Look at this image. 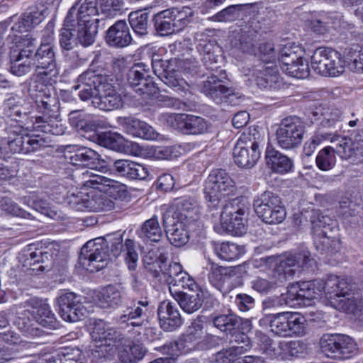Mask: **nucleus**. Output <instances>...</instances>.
<instances>
[{"instance_id":"nucleus-1","label":"nucleus","mask_w":363,"mask_h":363,"mask_svg":"<svg viewBox=\"0 0 363 363\" xmlns=\"http://www.w3.org/2000/svg\"><path fill=\"white\" fill-rule=\"evenodd\" d=\"M22 125H6L0 132L1 147L11 153L28 154L46 146L45 138L39 136L23 135Z\"/></svg>"},{"instance_id":"nucleus-2","label":"nucleus","mask_w":363,"mask_h":363,"mask_svg":"<svg viewBox=\"0 0 363 363\" xmlns=\"http://www.w3.org/2000/svg\"><path fill=\"white\" fill-rule=\"evenodd\" d=\"M261 321L269 324L271 332L279 337L302 336L306 333V320L299 313L265 314Z\"/></svg>"},{"instance_id":"nucleus-3","label":"nucleus","mask_w":363,"mask_h":363,"mask_svg":"<svg viewBox=\"0 0 363 363\" xmlns=\"http://www.w3.org/2000/svg\"><path fill=\"white\" fill-rule=\"evenodd\" d=\"M260 135L255 128L244 131L234 146L235 163L241 168H251L260 157Z\"/></svg>"},{"instance_id":"nucleus-4","label":"nucleus","mask_w":363,"mask_h":363,"mask_svg":"<svg viewBox=\"0 0 363 363\" xmlns=\"http://www.w3.org/2000/svg\"><path fill=\"white\" fill-rule=\"evenodd\" d=\"M323 289V280L296 282L287 287L286 292L281 295L280 301L290 306H308L313 299L322 295Z\"/></svg>"},{"instance_id":"nucleus-5","label":"nucleus","mask_w":363,"mask_h":363,"mask_svg":"<svg viewBox=\"0 0 363 363\" xmlns=\"http://www.w3.org/2000/svg\"><path fill=\"white\" fill-rule=\"evenodd\" d=\"M253 206L258 217L267 224L280 223L286 218V210L280 197L271 191H264L257 195Z\"/></svg>"},{"instance_id":"nucleus-6","label":"nucleus","mask_w":363,"mask_h":363,"mask_svg":"<svg viewBox=\"0 0 363 363\" xmlns=\"http://www.w3.org/2000/svg\"><path fill=\"white\" fill-rule=\"evenodd\" d=\"M247 204L239 198L228 201L223 207L220 225L223 230L235 235H241L245 230L244 221L248 213Z\"/></svg>"},{"instance_id":"nucleus-7","label":"nucleus","mask_w":363,"mask_h":363,"mask_svg":"<svg viewBox=\"0 0 363 363\" xmlns=\"http://www.w3.org/2000/svg\"><path fill=\"white\" fill-rule=\"evenodd\" d=\"M311 67L324 77H336L345 70L340 54L330 48L319 47L311 56Z\"/></svg>"},{"instance_id":"nucleus-8","label":"nucleus","mask_w":363,"mask_h":363,"mask_svg":"<svg viewBox=\"0 0 363 363\" xmlns=\"http://www.w3.org/2000/svg\"><path fill=\"white\" fill-rule=\"evenodd\" d=\"M305 125L297 116H289L281 120L276 131L277 144L285 150L298 147L303 139Z\"/></svg>"},{"instance_id":"nucleus-9","label":"nucleus","mask_w":363,"mask_h":363,"mask_svg":"<svg viewBox=\"0 0 363 363\" xmlns=\"http://www.w3.org/2000/svg\"><path fill=\"white\" fill-rule=\"evenodd\" d=\"M184 62L180 59L172 58L152 60V66L154 73L161 81L174 91H182L186 84L181 77V72L185 68Z\"/></svg>"},{"instance_id":"nucleus-10","label":"nucleus","mask_w":363,"mask_h":363,"mask_svg":"<svg viewBox=\"0 0 363 363\" xmlns=\"http://www.w3.org/2000/svg\"><path fill=\"white\" fill-rule=\"evenodd\" d=\"M235 191V182L222 169L213 170L208 175L204 188L205 198L216 206L221 198L229 196Z\"/></svg>"},{"instance_id":"nucleus-11","label":"nucleus","mask_w":363,"mask_h":363,"mask_svg":"<svg viewBox=\"0 0 363 363\" xmlns=\"http://www.w3.org/2000/svg\"><path fill=\"white\" fill-rule=\"evenodd\" d=\"M321 352L328 357L349 359L357 351L354 341L342 334H325L320 340Z\"/></svg>"},{"instance_id":"nucleus-12","label":"nucleus","mask_w":363,"mask_h":363,"mask_svg":"<svg viewBox=\"0 0 363 363\" xmlns=\"http://www.w3.org/2000/svg\"><path fill=\"white\" fill-rule=\"evenodd\" d=\"M227 74L224 70L219 71L218 74L212 73L200 82L199 89L218 104L226 103L234 95V89L225 84Z\"/></svg>"},{"instance_id":"nucleus-13","label":"nucleus","mask_w":363,"mask_h":363,"mask_svg":"<svg viewBox=\"0 0 363 363\" xmlns=\"http://www.w3.org/2000/svg\"><path fill=\"white\" fill-rule=\"evenodd\" d=\"M71 208L78 211H104L114 208L115 203L107 196L95 194L90 196L80 191L69 193L65 199Z\"/></svg>"},{"instance_id":"nucleus-14","label":"nucleus","mask_w":363,"mask_h":363,"mask_svg":"<svg viewBox=\"0 0 363 363\" xmlns=\"http://www.w3.org/2000/svg\"><path fill=\"white\" fill-rule=\"evenodd\" d=\"M81 260L87 261L91 272L99 271L104 268L110 260L109 250L104 237L90 240L82 247Z\"/></svg>"},{"instance_id":"nucleus-15","label":"nucleus","mask_w":363,"mask_h":363,"mask_svg":"<svg viewBox=\"0 0 363 363\" xmlns=\"http://www.w3.org/2000/svg\"><path fill=\"white\" fill-rule=\"evenodd\" d=\"M56 304L60 316L66 322H77L86 315L82 296L75 293H62L56 298Z\"/></svg>"},{"instance_id":"nucleus-16","label":"nucleus","mask_w":363,"mask_h":363,"mask_svg":"<svg viewBox=\"0 0 363 363\" xmlns=\"http://www.w3.org/2000/svg\"><path fill=\"white\" fill-rule=\"evenodd\" d=\"M149 304V301L146 299L133 300L123 313L116 318V323L121 327L129 329V332H133L140 335L144 323L143 318L148 311Z\"/></svg>"},{"instance_id":"nucleus-17","label":"nucleus","mask_w":363,"mask_h":363,"mask_svg":"<svg viewBox=\"0 0 363 363\" xmlns=\"http://www.w3.org/2000/svg\"><path fill=\"white\" fill-rule=\"evenodd\" d=\"M334 151L342 160H350L354 164L363 162V145L354 142L352 138L330 132L329 140Z\"/></svg>"},{"instance_id":"nucleus-18","label":"nucleus","mask_w":363,"mask_h":363,"mask_svg":"<svg viewBox=\"0 0 363 363\" xmlns=\"http://www.w3.org/2000/svg\"><path fill=\"white\" fill-rule=\"evenodd\" d=\"M33 64L35 72L43 73L44 76H58L55 46L50 43H40L34 55Z\"/></svg>"},{"instance_id":"nucleus-19","label":"nucleus","mask_w":363,"mask_h":363,"mask_svg":"<svg viewBox=\"0 0 363 363\" xmlns=\"http://www.w3.org/2000/svg\"><path fill=\"white\" fill-rule=\"evenodd\" d=\"M104 79L105 75L99 74L96 70L89 67L78 77V84L74 86V89L79 90L81 100H95L96 97H99Z\"/></svg>"},{"instance_id":"nucleus-20","label":"nucleus","mask_w":363,"mask_h":363,"mask_svg":"<svg viewBox=\"0 0 363 363\" xmlns=\"http://www.w3.org/2000/svg\"><path fill=\"white\" fill-rule=\"evenodd\" d=\"M162 223L167 237L172 245L180 247L189 242V230L192 224L172 218L169 212L164 213Z\"/></svg>"},{"instance_id":"nucleus-21","label":"nucleus","mask_w":363,"mask_h":363,"mask_svg":"<svg viewBox=\"0 0 363 363\" xmlns=\"http://www.w3.org/2000/svg\"><path fill=\"white\" fill-rule=\"evenodd\" d=\"M65 152L66 159L74 166L96 169L100 164V155L91 148L68 145L65 147Z\"/></svg>"},{"instance_id":"nucleus-22","label":"nucleus","mask_w":363,"mask_h":363,"mask_svg":"<svg viewBox=\"0 0 363 363\" xmlns=\"http://www.w3.org/2000/svg\"><path fill=\"white\" fill-rule=\"evenodd\" d=\"M31 107L26 99L11 95L5 101L4 112L11 120L21 123L22 127L26 126V129H29L31 127L32 116H29Z\"/></svg>"},{"instance_id":"nucleus-23","label":"nucleus","mask_w":363,"mask_h":363,"mask_svg":"<svg viewBox=\"0 0 363 363\" xmlns=\"http://www.w3.org/2000/svg\"><path fill=\"white\" fill-rule=\"evenodd\" d=\"M167 122L185 134L199 135L207 131L208 123L202 117L179 113L168 116Z\"/></svg>"},{"instance_id":"nucleus-24","label":"nucleus","mask_w":363,"mask_h":363,"mask_svg":"<svg viewBox=\"0 0 363 363\" xmlns=\"http://www.w3.org/2000/svg\"><path fill=\"white\" fill-rule=\"evenodd\" d=\"M112 81L108 76L105 75V79L102 82L99 97L92 100L94 106L104 111H112L120 108L123 105L121 95L118 93L113 86Z\"/></svg>"},{"instance_id":"nucleus-25","label":"nucleus","mask_w":363,"mask_h":363,"mask_svg":"<svg viewBox=\"0 0 363 363\" xmlns=\"http://www.w3.org/2000/svg\"><path fill=\"white\" fill-rule=\"evenodd\" d=\"M48 13V7L43 4L30 6L13 24L11 30L20 33L27 32L39 25Z\"/></svg>"},{"instance_id":"nucleus-26","label":"nucleus","mask_w":363,"mask_h":363,"mask_svg":"<svg viewBox=\"0 0 363 363\" xmlns=\"http://www.w3.org/2000/svg\"><path fill=\"white\" fill-rule=\"evenodd\" d=\"M242 268L241 265L221 267L212 264L208 279L213 286L222 291L225 284H228L230 288L233 281L240 277Z\"/></svg>"},{"instance_id":"nucleus-27","label":"nucleus","mask_w":363,"mask_h":363,"mask_svg":"<svg viewBox=\"0 0 363 363\" xmlns=\"http://www.w3.org/2000/svg\"><path fill=\"white\" fill-rule=\"evenodd\" d=\"M175 210H169L172 217L194 225L199 218L201 208L199 202L191 197H182L174 201Z\"/></svg>"},{"instance_id":"nucleus-28","label":"nucleus","mask_w":363,"mask_h":363,"mask_svg":"<svg viewBox=\"0 0 363 363\" xmlns=\"http://www.w3.org/2000/svg\"><path fill=\"white\" fill-rule=\"evenodd\" d=\"M308 251H302L285 256L279 262L277 271L286 277H293L300 268L309 269L315 264Z\"/></svg>"},{"instance_id":"nucleus-29","label":"nucleus","mask_w":363,"mask_h":363,"mask_svg":"<svg viewBox=\"0 0 363 363\" xmlns=\"http://www.w3.org/2000/svg\"><path fill=\"white\" fill-rule=\"evenodd\" d=\"M71 14L72 23H73L74 31L76 34L77 42L83 47H89L95 42L96 35L98 33L99 19L84 20L83 18H74L76 16Z\"/></svg>"},{"instance_id":"nucleus-30","label":"nucleus","mask_w":363,"mask_h":363,"mask_svg":"<svg viewBox=\"0 0 363 363\" xmlns=\"http://www.w3.org/2000/svg\"><path fill=\"white\" fill-rule=\"evenodd\" d=\"M25 306L32 309L34 318L43 327L50 329L57 328L58 323L49 305L43 299L32 297L25 302Z\"/></svg>"},{"instance_id":"nucleus-31","label":"nucleus","mask_w":363,"mask_h":363,"mask_svg":"<svg viewBox=\"0 0 363 363\" xmlns=\"http://www.w3.org/2000/svg\"><path fill=\"white\" fill-rule=\"evenodd\" d=\"M323 286L324 293L332 304L342 297L350 296L353 291L352 284L349 279L335 275L328 276L323 281Z\"/></svg>"},{"instance_id":"nucleus-32","label":"nucleus","mask_w":363,"mask_h":363,"mask_svg":"<svg viewBox=\"0 0 363 363\" xmlns=\"http://www.w3.org/2000/svg\"><path fill=\"white\" fill-rule=\"evenodd\" d=\"M106 43L112 48H123L132 42L130 28L124 20H118L106 32Z\"/></svg>"},{"instance_id":"nucleus-33","label":"nucleus","mask_w":363,"mask_h":363,"mask_svg":"<svg viewBox=\"0 0 363 363\" xmlns=\"http://www.w3.org/2000/svg\"><path fill=\"white\" fill-rule=\"evenodd\" d=\"M160 327L166 331H173L182 324L180 313L175 305L169 301L160 303L157 308Z\"/></svg>"},{"instance_id":"nucleus-34","label":"nucleus","mask_w":363,"mask_h":363,"mask_svg":"<svg viewBox=\"0 0 363 363\" xmlns=\"http://www.w3.org/2000/svg\"><path fill=\"white\" fill-rule=\"evenodd\" d=\"M169 290L180 308L185 313L191 314L198 311L201 308L204 296L202 290L194 292L174 291V294L171 286L169 287Z\"/></svg>"},{"instance_id":"nucleus-35","label":"nucleus","mask_w":363,"mask_h":363,"mask_svg":"<svg viewBox=\"0 0 363 363\" xmlns=\"http://www.w3.org/2000/svg\"><path fill=\"white\" fill-rule=\"evenodd\" d=\"M213 323L221 332L232 336H234L239 331L243 330L245 326H250L248 320H243L231 313L216 316L213 319Z\"/></svg>"},{"instance_id":"nucleus-36","label":"nucleus","mask_w":363,"mask_h":363,"mask_svg":"<svg viewBox=\"0 0 363 363\" xmlns=\"http://www.w3.org/2000/svg\"><path fill=\"white\" fill-rule=\"evenodd\" d=\"M33 245H28L27 253L23 255V266L33 271L48 270L52 266V253L45 250L36 249L35 251L29 252L32 250Z\"/></svg>"},{"instance_id":"nucleus-37","label":"nucleus","mask_w":363,"mask_h":363,"mask_svg":"<svg viewBox=\"0 0 363 363\" xmlns=\"http://www.w3.org/2000/svg\"><path fill=\"white\" fill-rule=\"evenodd\" d=\"M113 169L120 176L129 179L144 180L149 175L147 167L129 160H116Z\"/></svg>"},{"instance_id":"nucleus-38","label":"nucleus","mask_w":363,"mask_h":363,"mask_svg":"<svg viewBox=\"0 0 363 363\" xmlns=\"http://www.w3.org/2000/svg\"><path fill=\"white\" fill-rule=\"evenodd\" d=\"M138 238L146 244L159 242L162 237V230L158 217L154 215L145 220L137 230Z\"/></svg>"},{"instance_id":"nucleus-39","label":"nucleus","mask_w":363,"mask_h":363,"mask_svg":"<svg viewBox=\"0 0 363 363\" xmlns=\"http://www.w3.org/2000/svg\"><path fill=\"white\" fill-rule=\"evenodd\" d=\"M257 84L262 88H273L279 82V75L277 66L273 62L260 65L253 69Z\"/></svg>"},{"instance_id":"nucleus-40","label":"nucleus","mask_w":363,"mask_h":363,"mask_svg":"<svg viewBox=\"0 0 363 363\" xmlns=\"http://www.w3.org/2000/svg\"><path fill=\"white\" fill-rule=\"evenodd\" d=\"M167 260V256L165 253L153 250H150L143 259L145 269L160 281Z\"/></svg>"},{"instance_id":"nucleus-41","label":"nucleus","mask_w":363,"mask_h":363,"mask_svg":"<svg viewBox=\"0 0 363 363\" xmlns=\"http://www.w3.org/2000/svg\"><path fill=\"white\" fill-rule=\"evenodd\" d=\"M57 77L44 76L40 72H35L33 74L29 94L34 101L52 93L50 86Z\"/></svg>"},{"instance_id":"nucleus-42","label":"nucleus","mask_w":363,"mask_h":363,"mask_svg":"<svg viewBox=\"0 0 363 363\" xmlns=\"http://www.w3.org/2000/svg\"><path fill=\"white\" fill-rule=\"evenodd\" d=\"M123 286L109 284L98 296V305L103 308H115L123 303L122 294Z\"/></svg>"},{"instance_id":"nucleus-43","label":"nucleus","mask_w":363,"mask_h":363,"mask_svg":"<svg viewBox=\"0 0 363 363\" xmlns=\"http://www.w3.org/2000/svg\"><path fill=\"white\" fill-rule=\"evenodd\" d=\"M265 157L268 166L275 172L286 173L291 171L293 167L292 160L272 147H267Z\"/></svg>"},{"instance_id":"nucleus-44","label":"nucleus","mask_w":363,"mask_h":363,"mask_svg":"<svg viewBox=\"0 0 363 363\" xmlns=\"http://www.w3.org/2000/svg\"><path fill=\"white\" fill-rule=\"evenodd\" d=\"M57 119L58 118L32 116L30 128L55 135H62L65 128Z\"/></svg>"},{"instance_id":"nucleus-45","label":"nucleus","mask_w":363,"mask_h":363,"mask_svg":"<svg viewBox=\"0 0 363 363\" xmlns=\"http://www.w3.org/2000/svg\"><path fill=\"white\" fill-rule=\"evenodd\" d=\"M71 17L72 15L67 13L59 35V43L65 56H67L66 52L72 50L78 43Z\"/></svg>"},{"instance_id":"nucleus-46","label":"nucleus","mask_w":363,"mask_h":363,"mask_svg":"<svg viewBox=\"0 0 363 363\" xmlns=\"http://www.w3.org/2000/svg\"><path fill=\"white\" fill-rule=\"evenodd\" d=\"M152 21L155 30L160 35L167 36L178 32L169 9L156 13Z\"/></svg>"},{"instance_id":"nucleus-47","label":"nucleus","mask_w":363,"mask_h":363,"mask_svg":"<svg viewBox=\"0 0 363 363\" xmlns=\"http://www.w3.org/2000/svg\"><path fill=\"white\" fill-rule=\"evenodd\" d=\"M34 102L38 112L43 114V117H60V102L55 94L50 93Z\"/></svg>"},{"instance_id":"nucleus-48","label":"nucleus","mask_w":363,"mask_h":363,"mask_svg":"<svg viewBox=\"0 0 363 363\" xmlns=\"http://www.w3.org/2000/svg\"><path fill=\"white\" fill-rule=\"evenodd\" d=\"M313 242L315 249L322 255H333L340 249V242L337 235H313Z\"/></svg>"},{"instance_id":"nucleus-49","label":"nucleus","mask_w":363,"mask_h":363,"mask_svg":"<svg viewBox=\"0 0 363 363\" xmlns=\"http://www.w3.org/2000/svg\"><path fill=\"white\" fill-rule=\"evenodd\" d=\"M344 57L352 71L363 73V47L358 44L352 45L345 49Z\"/></svg>"},{"instance_id":"nucleus-50","label":"nucleus","mask_w":363,"mask_h":363,"mask_svg":"<svg viewBox=\"0 0 363 363\" xmlns=\"http://www.w3.org/2000/svg\"><path fill=\"white\" fill-rule=\"evenodd\" d=\"M33 67L32 60L21 57L16 54V51L11 52L9 71L11 74L22 77L30 72Z\"/></svg>"},{"instance_id":"nucleus-51","label":"nucleus","mask_w":363,"mask_h":363,"mask_svg":"<svg viewBox=\"0 0 363 363\" xmlns=\"http://www.w3.org/2000/svg\"><path fill=\"white\" fill-rule=\"evenodd\" d=\"M253 33L251 30H243L238 33L232 40V45L242 52L250 55L257 54L255 46Z\"/></svg>"},{"instance_id":"nucleus-52","label":"nucleus","mask_w":363,"mask_h":363,"mask_svg":"<svg viewBox=\"0 0 363 363\" xmlns=\"http://www.w3.org/2000/svg\"><path fill=\"white\" fill-rule=\"evenodd\" d=\"M96 142L99 145L115 151H121L125 146L123 137L111 131L97 134Z\"/></svg>"},{"instance_id":"nucleus-53","label":"nucleus","mask_w":363,"mask_h":363,"mask_svg":"<svg viewBox=\"0 0 363 363\" xmlns=\"http://www.w3.org/2000/svg\"><path fill=\"white\" fill-rule=\"evenodd\" d=\"M80 1L77 0L67 12H72L73 16H76L74 18L90 20L89 18L90 16L99 14L98 0H84L81 6L78 7L77 5Z\"/></svg>"},{"instance_id":"nucleus-54","label":"nucleus","mask_w":363,"mask_h":363,"mask_svg":"<svg viewBox=\"0 0 363 363\" xmlns=\"http://www.w3.org/2000/svg\"><path fill=\"white\" fill-rule=\"evenodd\" d=\"M244 342L242 346H232L227 349H223L215 354V360L217 363H232L235 362L240 355L246 352L247 348V340L244 337Z\"/></svg>"},{"instance_id":"nucleus-55","label":"nucleus","mask_w":363,"mask_h":363,"mask_svg":"<svg viewBox=\"0 0 363 363\" xmlns=\"http://www.w3.org/2000/svg\"><path fill=\"white\" fill-rule=\"evenodd\" d=\"M128 21L132 29L139 36L147 34L149 15L142 11H135L128 15Z\"/></svg>"},{"instance_id":"nucleus-56","label":"nucleus","mask_w":363,"mask_h":363,"mask_svg":"<svg viewBox=\"0 0 363 363\" xmlns=\"http://www.w3.org/2000/svg\"><path fill=\"white\" fill-rule=\"evenodd\" d=\"M101 186L103 188L101 190L107 196L116 200H123L126 198L128 194L125 184L106 177Z\"/></svg>"},{"instance_id":"nucleus-57","label":"nucleus","mask_w":363,"mask_h":363,"mask_svg":"<svg viewBox=\"0 0 363 363\" xmlns=\"http://www.w3.org/2000/svg\"><path fill=\"white\" fill-rule=\"evenodd\" d=\"M169 11L172 13L176 30L178 31L185 28L191 21L194 16L193 10L188 6L173 7L169 9Z\"/></svg>"},{"instance_id":"nucleus-58","label":"nucleus","mask_w":363,"mask_h":363,"mask_svg":"<svg viewBox=\"0 0 363 363\" xmlns=\"http://www.w3.org/2000/svg\"><path fill=\"white\" fill-rule=\"evenodd\" d=\"M335 152L332 146H327L319 151L315 163L318 169L328 171L333 168L336 162Z\"/></svg>"},{"instance_id":"nucleus-59","label":"nucleus","mask_w":363,"mask_h":363,"mask_svg":"<svg viewBox=\"0 0 363 363\" xmlns=\"http://www.w3.org/2000/svg\"><path fill=\"white\" fill-rule=\"evenodd\" d=\"M302 57V51L298 47L285 46L280 50L278 60L282 69V67H289Z\"/></svg>"},{"instance_id":"nucleus-60","label":"nucleus","mask_w":363,"mask_h":363,"mask_svg":"<svg viewBox=\"0 0 363 363\" xmlns=\"http://www.w3.org/2000/svg\"><path fill=\"white\" fill-rule=\"evenodd\" d=\"M361 303L362 302L359 298V296H355L354 294L352 292L350 296L338 299L333 305L335 308L342 310L347 313H352L357 315Z\"/></svg>"},{"instance_id":"nucleus-61","label":"nucleus","mask_w":363,"mask_h":363,"mask_svg":"<svg viewBox=\"0 0 363 363\" xmlns=\"http://www.w3.org/2000/svg\"><path fill=\"white\" fill-rule=\"evenodd\" d=\"M184 272L180 263L172 262L168 265H165L162 273V281H164L169 286H175L177 279H179L182 276V273Z\"/></svg>"},{"instance_id":"nucleus-62","label":"nucleus","mask_w":363,"mask_h":363,"mask_svg":"<svg viewBox=\"0 0 363 363\" xmlns=\"http://www.w3.org/2000/svg\"><path fill=\"white\" fill-rule=\"evenodd\" d=\"M111 328V327L103 320L100 319L94 322L91 335L96 343H99V345H96L97 347L105 346L106 342H107V337Z\"/></svg>"},{"instance_id":"nucleus-63","label":"nucleus","mask_w":363,"mask_h":363,"mask_svg":"<svg viewBox=\"0 0 363 363\" xmlns=\"http://www.w3.org/2000/svg\"><path fill=\"white\" fill-rule=\"evenodd\" d=\"M282 71L286 74L298 79L306 78L310 72L308 64L303 57L289 67H282Z\"/></svg>"},{"instance_id":"nucleus-64","label":"nucleus","mask_w":363,"mask_h":363,"mask_svg":"<svg viewBox=\"0 0 363 363\" xmlns=\"http://www.w3.org/2000/svg\"><path fill=\"white\" fill-rule=\"evenodd\" d=\"M145 76L143 77L139 81L138 84L133 86L132 88L135 92L139 93V94L153 96L157 93L159 88L153 80V78L150 76L147 70L145 71Z\"/></svg>"}]
</instances>
